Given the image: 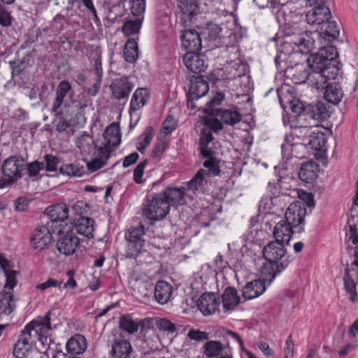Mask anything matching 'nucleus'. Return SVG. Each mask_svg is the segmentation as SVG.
I'll use <instances>...</instances> for the list:
<instances>
[{
    "instance_id": "nucleus-49",
    "label": "nucleus",
    "mask_w": 358,
    "mask_h": 358,
    "mask_svg": "<svg viewBox=\"0 0 358 358\" xmlns=\"http://www.w3.org/2000/svg\"><path fill=\"white\" fill-rule=\"evenodd\" d=\"M59 172L68 176H82L84 173L83 169H80L75 164H63L59 167Z\"/></svg>"
},
{
    "instance_id": "nucleus-30",
    "label": "nucleus",
    "mask_w": 358,
    "mask_h": 358,
    "mask_svg": "<svg viewBox=\"0 0 358 358\" xmlns=\"http://www.w3.org/2000/svg\"><path fill=\"white\" fill-rule=\"evenodd\" d=\"M207 176H213L208 173V169L207 170L200 169L194 177L187 182V189L194 194L203 193L207 185Z\"/></svg>"
},
{
    "instance_id": "nucleus-60",
    "label": "nucleus",
    "mask_w": 358,
    "mask_h": 358,
    "mask_svg": "<svg viewBox=\"0 0 358 358\" xmlns=\"http://www.w3.org/2000/svg\"><path fill=\"white\" fill-rule=\"evenodd\" d=\"M343 281L345 289L347 292H354V290H356V284L350 274V270L348 268L345 269Z\"/></svg>"
},
{
    "instance_id": "nucleus-32",
    "label": "nucleus",
    "mask_w": 358,
    "mask_h": 358,
    "mask_svg": "<svg viewBox=\"0 0 358 358\" xmlns=\"http://www.w3.org/2000/svg\"><path fill=\"white\" fill-rule=\"evenodd\" d=\"M309 67L312 71H323L330 67H338V65H331L329 59L319 51L311 54L307 59Z\"/></svg>"
},
{
    "instance_id": "nucleus-20",
    "label": "nucleus",
    "mask_w": 358,
    "mask_h": 358,
    "mask_svg": "<svg viewBox=\"0 0 358 358\" xmlns=\"http://www.w3.org/2000/svg\"><path fill=\"white\" fill-rule=\"evenodd\" d=\"M220 301L215 293L203 294L197 301L198 309L204 315H211L218 310Z\"/></svg>"
},
{
    "instance_id": "nucleus-11",
    "label": "nucleus",
    "mask_w": 358,
    "mask_h": 358,
    "mask_svg": "<svg viewBox=\"0 0 358 358\" xmlns=\"http://www.w3.org/2000/svg\"><path fill=\"white\" fill-rule=\"evenodd\" d=\"M293 17H294L296 20L300 18L299 15L296 14H292L291 12L287 14L285 10L283 9L280 10L278 12L277 19L279 23H282L285 26L283 29L285 35L302 34V36H306V34H310L307 31H304L296 21L294 22L292 20Z\"/></svg>"
},
{
    "instance_id": "nucleus-27",
    "label": "nucleus",
    "mask_w": 358,
    "mask_h": 358,
    "mask_svg": "<svg viewBox=\"0 0 358 358\" xmlns=\"http://www.w3.org/2000/svg\"><path fill=\"white\" fill-rule=\"evenodd\" d=\"M319 38L331 42L336 39L339 36V26L335 20H328L320 28H317L316 32Z\"/></svg>"
},
{
    "instance_id": "nucleus-44",
    "label": "nucleus",
    "mask_w": 358,
    "mask_h": 358,
    "mask_svg": "<svg viewBox=\"0 0 358 358\" xmlns=\"http://www.w3.org/2000/svg\"><path fill=\"white\" fill-rule=\"evenodd\" d=\"M313 131L314 134L310 135L304 146H308L315 150H320L326 143L324 134L317 127L314 128Z\"/></svg>"
},
{
    "instance_id": "nucleus-36",
    "label": "nucleus",
    "mask_w": 358,
    "mask_h": 358,
    "mask_svg": "<svg viewBox=\"0 0 358 358\" xmlns=\"http://www.w3.org/2000/svg\"><path fill=\"white\" fill-rule=\"evenodd\" d=\"M222 299V306L226 311L234 309L240 303L237 290L233 287H227L224 289Z\"/></svg>"
},
{
    "instance_id": "nucleus-8",
    "label": "nucleus",
    "mask_w": 358,
    "mask_h": 358,
    "mask_svg": "<svg viewBox=\"0 0 358 358\" xmlns=\"http://www.w3.org/2000/svg\"><path fill=\"white\" fill-rule=\"evenodd\" d=\"M208 83L203 79L198 77L190 80L189 91L187 94V107L191 109L201 108V106L197 104V101L204 96L208 92Z\"/></svg>"
},
{
    "instance_id": "nucleus-42",
    "label": "nucleus",
    "mask_w": 358,
    "mask_h": 358,
    "mask_svg": "<svg viewBox=\"0 0 358 358\" xmlns=\"http://www.w3.org/2000/svg\"><path fill=\"white\" fill-rule=\"evenodd\" d=\"M66 348L69 353L80 354L87 348L86 340L84 336L77 334L69 339Z\"/></svg>"
},
{
    "instance_id": "nucleus-9",
    "label": "nucleus",
    "mask_w": 358,
    "mask_h": 358,
    "mask_svg": "<svg viewBox=\"0 0 358 358\" xmlns=\"http://www.w3.org/2000/svg\"><path fill=\"white\" fill-rule=\"evenodd\" d=\"M120 328L129 334H134L141 329V332H146L152 326L151 318L138 320L130 314L123 315L120 318Z\"/></svg>"
},
{
    "instance_id": "nucleus-34",
    "label": "nucleus",
    "mask_w": 358,
    "mask_h": 358,
    "mask_svg": "<svg viewBox=\"0 0 358 358\" xmlns=\"http://www.w3.org/2000/svg\"><path fill=\"white\" fill-rule=\"evenodd\" d=\"M287 76L290 78L296 84L308 83L310 72L306 69L303 64H296L285 70Z\"/></svg>"
},
{
    "instance_id": "nucleus-31",
    "label": "nucleus",
    "mask_w": 358,
    "mask_h": 358,
    "mask_svg": "<svg viewBox=\"0 0 358 358\" xmlns=\"http://www.w3.org/2000/svg\"><path fill=\"white\" fill-rule=\"evenodd\" d=\"M105 143L103 147L110 148L116 146L121 143V133L119 124L115 122L106 127L103 133Z\"/></svg>"
},
{
    "instance_id": "nucleus-50",
    "label": "nucleus",
    "mask_w": 358,
    "mask_h": 358,
    "mask_svg": "<svg viewBox=\"0 0 358 358\" xmlns=\"http://www.w3.org/2000/svg\"><path fill=\"white\" fill-rule=\"evenodd\" d=\"M55 114V120L53 124L55 125L56 130L59 132H63L69 127V122L63 117V113L61 110L57 112H52Z\"/></svg>"
},
{
    "instance_id": "nucleus-15",
    "label": "nucleus",
    "mask_w": 358,
    "mask_h": 358,
    "mask_svg": "<svg viewBox=\"0 0 358 358\" xmlns=\"http://www.w3.org/2000/svg\"><path fill=\"white\" fill-rule=\"evenodd\" d=\"M180 38L182 46L188 51L187 52H199L204 46L201 34L194 29L181 30Z\"/></svg>"
},
{
    "instance_id": "nucleus-39",
    "label": "nucleus",
    "mask_w": 358,
    "mask_h": 358,
    "mask_svg": "<svg viewBox=\"0 0 358 358\" xmlns=\"http://www.w3.org/2000/svg\"><path fill=\"white\" fill-rule=\"evenodd\" d=\"M172 287L165 281H159L155 287V298L159 303H166L171 296Z\"/></svg>"
},
{
    "instance_id": "nucleus-10",
    "label": "nucleus",
    "mask_w": 358,
    "mask_h": 358,
    "mask_svg": "<svg viewBox=\"0 0 358 358\" xmlns=\"http://www.w3.org/2000/svg\"><path fill=\"white\" fill-rule=\"evenodd\" d=\"M339 67H330L323 71H311L308 84L317 90L325 88L331 80H335L339 72Z\"/></svg>"
},
{
    "instance_id": "nucleus-3",
    "label": "nucleus",
    "mask_w": 358,
    "mask_h": 358,
    "mask_svg": "<svg viewBox=\"0 0 358 358\" xmlns=\"http://www.w3.org/2000/svg\"><path fill=\"white\" fill-rule=\"evenodd\" d=\"M215 148L214 138L209 128H203L201 131L199 149L201 155L206 158L203 166L208 169V173L213 176H217L220 172V161L214 157Z\"/></svg>"
},
{
    "instance_id": "nucleus-40",
    "label": "nucleus",
    "mask_w": 358,
    "mask_h": 358,
    "mask_svg": "<svg viewBox=\"0 0 358 358\" xmlns=\"http://www.w3.org/2000/svg\"><path fill=\"white\" fill-rule=\"evenodd\" d=\"M317 164L313 162H307L302 164L299 171V178L306 182H312L317 177Z\"/></svg>"
},
{
    "instance_id": "nucleus-62",
    "label": "nucleus",
    "mask_w": 358,
    "mask_h": 358,
    "mask_svg": "<svg viewBox=\"0 0 358 358\" xmlns=\"http://www.w3.org/2000/svg\"><path fill=\"white\" fill-rule=\"evenodd\" d=\"M177 127V122L173 116L169 115L163 123L164 133L166 134H170Z\"/></svg>"
},
{
    "instance_id": "nucleus-23",
    "label": "nucleus",
    "mask_w": 358,
    "mask_h": 358,
    "mask_svg": "<svg viewBox=\"0 0 358 358\" xmlns=\"http://www.w3.org/2000/svg\"><path fill=\"white\" fill-rule=\"evenodd\" d=\"M270 278L264 277L263 280L257 279L245 284L242 289V295L246 300L252 299L262 294L266 290L265 280Z\"/></svg>"
},
{
    "instance_id": "nucleus-13",
    "label": "nucleus",
    "mask_w": 358,
    "mask_h": 358,
    "mask_svg": "<svg viewBox=\"0 0 358 358\" xmlns=\"http://www.w3.org/2000/svg\"><path fill=\"white\" fill-rule=\"evenodd\" d=\"M178 6L180 10L178 16V23L188 26L199 13L198 0H178Z\"/></svg>"
},
{
    "instance_id": "nucleus-21",
    "label": "nucleus",
    "mask_w": 358,
    "mask_h": 358,
    "mask_svg": "<svg viewBox=\"0 0 358 358\" xmlns=\"http://www.w3.org/2000/svg\"><path fill=\"white\" fill-rule=\"evenodd\" d=\"M185 190L186 188L184 187H168L160 194L163 195L164 199H166V201L168 202L171 208V205L177 206L185 205L187 203Z\"/></svg>"
},
{
    "instance_id": "nucleus-48",
    "label": "nucleus",
    "mask_w": 358,
    "mask_h": 358,
    "mask_svg": "<svg viewBox=\"0 0 358 358\" xmlns=\"http://www.w3.org/2000/svg\"><path fill=\"white\" fill-rule=\"evenodd\" d=\"M142 20L141 17L134 20L127 19L122 27V31L127 35H134L137 34L141 27Z\"/></svg>"
},
{
    "instance_id": "nucleus-18",
    "label": "nucleus",
    "mask_w": 358,
    "mask_h": 358,
    "mask_svg": "<svg viewBox=\"0 0 358 358\" xmlns=\"http://www.w3.org/2000/svg\"><path fill=\"white\" fill-rule=\"evenodd\" d=\"M79 245V238L71 233L62 235L56 244L58 252L66 256L73 255Z\"/></svg>"
},
{
    "instance_id": "nucleus-59",
    "label": "nucleus",
    "mask_w": 358,
    "mask_h": 358,
    "mask_svg": "<svg viewBox=\"0 0 358 358\" xmlns=\"http://www.w3.org/2000/svg\"><path fill=\"white\" fill-rule=\"evenodd\" d=\"M147 164L148 160L145 159L140 162L134 170V180L138 184L141 183L143 181L142 177L143 176L144 169Z\"/></svg>"
},
{
    "instance_id": "nucleus-43",
    "label": "nucleus",
    "mask_w": 358,
    "mask_h": 358,
    "mask_svg": "<svg viewBox=\"0 0 358 358\" xmlns=\"http://www.w3.org/2000/svg\"><path fill=\"white\" fill-rule=\"evenodd\" d=\"M75 229L78 234L87 238L93 237L94 220L87 217H80L75 225Z\"/></svg>"
},
{
    "instance_id": "nucleus-5",
    "label": "nucleus",
    "mask_w": 358,
    "mask_h": 358,
    "mask_svg": "<svg viewBox=\"0 0 358 358\" xmlns=\"http://www.w3.org/2000/svg\"><path fill=\"white\" fill-rule=\"evenodd\" d=\"M25 169L26 163L22 157H8L2 165V172L5 178L0 179V188L11 185L22 177V171Z\"/></svg>"
},
{
    "instance_id": "nucleus-35",
    "label": "nucleus",
    "mask_w": 358,
    "mask_h": 358,
    "mask_svg": "<svg viewBox=\"0 0 358 358\" xmlns=\"http://www.w3.org/2000/svg\"><path fill=\"white\" fill-rule=\"evenodd\" d=\"M221 30L222 29L217 24H208L201 33L204 47L213 48V46H217V45L215 43L220 40Z\"/></svg>"
},
{
    "instance_id": "nucleus-19",
    "label": "nucleus",
    "mask_w": 358,
    "mask_h": 358,
    "mask_svg": "<svg viewBox=\"0 0 358 358\" xmlns=\"http://www.w3.org/2000/svg\"><path fill=\"white\" fill-rule=\"evenodd\" d=\"M310 34H307L306 36H302V34L285 35L286 41L285 43L294 45L299 48V51L303 54H308L315 48V40Z\"/></svg>"
},
{
    "instance_id": "nucleus-25",
    "label": "nucleus",
    "mask_w": 358,
    "mask_h": 358,
    "mask_svg": "<svg viewBox=\"0 0 358 358\" xmlns=\"http://www.w3.org/2000/svg\"><path fill=\"white\" fill-rule=\"evenodd\" d=\"M52 236L47 227L41 226L37 228L31 238V246L38 250H43L50 243Z\"/></svg>"
},
{
    "instance_id": "nucleus-47",
    "label": "nucleus",
    "mask_w": 358,
    "mask_h": 358,
    "mask_svg": "<svg viewBox=\"0 0 358 358\" xmlns=\"http://www.w3.org/2000/svg\"><path fill=\"white\" fill-rule=\"evenodd\" d=\"M33 346L28 343L27 340L19 336L17 341L13 348V355L17 358H26L28 352L32 350Z\"/></svg>"
},
{
    "instance_id": "nucleus-7",
    "label": "nucleus",
    "mask_w": 358,
    "mask_h": 358,
    "mask_svg": "<svg viewBox=\"0 0 358 358\" xmlns=\"http://www.w3.org/2000/svg\"><path fill=\"white\" fill-rule=\"evenodd\" d=\"M145 234L144 226L139 224L135 227H131L125 233L127 241V257L136 258L141 252L144 245L143 236Z\"/></svg>"
},
{
    "instance_id": "nucleus-4",
    "label": "nucleus",
    "mask_w": 358,
    "mask_h": 358,
    "mask_svg": "<svg viewBox=\"0 0 358 358\" xmlns=\"http://www.w3.org/2000/svg\"><path fill=\"white\" fill-rule=\"evenodd\" d=\"M218 334L219 337H222L225 343L223 344L220 341H207L201 348L203 355L207 358H219L222 355V354L224 349L230 350L229 337L236 341L240 346L242 348H243V341L241 336L236 332L227 329V328H222L219 331Z\"/></svg>"
},
{
    "instance_id": "nucleus-14",
    "label": "nucleus",
    "mask_w": 358,
    "mask_h": 358,
    "mask_svg": "<svg viewBox=\"0 0 358 358\" xmlns=\"http://www.w3.org/2000/svg\"><path fill=\"white\" fill-rule=\"evenodd\" d=\"M73 95L71 84L67 80L61 81L55 91V97L53 100L51 112H57L64 105L65 108L69 106L67 98L71 99Z\"/></svg>"
},
{
    "instance_id": "nucleus-33",
    "label": "nucleus",
    "mask_w": 358,
    "mask_h": 358,
    "mask_svg": "<svg viewBox=\"0 0 358 358\" xmlns=\"http://www.w3.org/2000/svg\"><path fill=\"white\" fill-rule=\"evenodd\" d=\"M132 352L131 345L125 339L116 340L111 346L112 358H130Z\"/></svg>"
},
{
    "instance_id": "nucleus-58",
    "label": "nucleus",
    "mask_w": 358,
    "mask_h": 358,
    "mask_svg": "<svg viewBox=\"0 0 358 358\" xmlns=\"http://www.w3.org/2000/svg\"><path fill=\"white\" fill-rule=\"evenodd\" d=\"M12 23V17L6 6L0 3V24L3 27H8Z\"/></svg>"
},
{
    "instance_id": "nucleus-17",
    "label": "nucleus",
    "mask_w": 358,
    "mask_h": 358,
    "mask_svg": "<svg viewBox=\"0 0 358 358\" xmlns=\"http://www.w3.org/2000/svg\"><path fill=\"white\" fill-rule=\"evenodd\" d=\"M111 150L106 147H96L92 159L87 162V170L95 172L108 164Z\"/></svg>"
},
{
    "instance_id": "nucleus-57",
    "label": "nucleus",
    "mask_w": 358,
    "mask_h": 358,
    "mask_svg": "<svg viewBox=\"0 0 358 358\" xmlns=\"http://www.w3.org/2000/svg\"><path fill=\"white\" fill-rule=\"evenodd\" d=\"M222 121L220 117H210L206 120L203 128H209L210 132H217L222 129Z\"/></svg>"
},
{
    "instance_id": "nucleus-29",
    "label": "nucleus",
    "mask_w": 358,
    "mask_h": 358,
    "mask_svg": "<svg viewBox=\"0 0 358 358\" xmlns=\"http://www.w3.org/2000/svg\"><path fill=\"white\" fill-rule=\"evenodd\" d=\"M45 213L52 222L51 227L59 222H64L69 217V208L65 203H57L48 206Z\"/></svg>"
},
{
    "instance_id": "nucleus-61",
    "label": "nucleus",
    "mask_w": 358,
    "mask_h": 358,
    "mask_svg": "<svg viewBox=\"0 0 358 358\" xmlns=\"http://www.w3.org/2000/svg\"><path fill=\"white\" fill-rule=\"evenodd\" d=\"M187 336L191 340L196 341H207L209 338L208 334L207 332L201 331L197 329L189 330Z\"/></svg>"
},
{
    "instance_id": "nucleus-54",
    "label": "nucleus",
    "mask_w": 358,
    "mask_h": 358,
    "mask_svg": "<svg viewBox=\"0 0 358 358\" xmlns=\"http://www.w3.org/2000/svg\"><path fill=\"white\" fill-rule=\"evenodd\" d=\"M45 164L43 162L34 161L31 163L26 164V169L27 170L28 176L29 177H36L39 174V172L44 169Z\"/></svg>"
},
{
    "instance_id": "nucleus-22",
    "label": "nucleus",
    "mask_w": 358,
    "mask_h": 358,
    "mask_svg": "<svg viewBox=\"0 0 358 358\" xmlns=\"http://www.w3.org/2000/svg\"><path fill=\"white\" fill-rule=\"evenodd\" d=\"M306 213V209L301 206V203H292L285 212L284 221L292 227H296L303 222Z\"/></svg>"
},
{
    "instance_id": "nucleus-63",
    "label": "nucleus",
    "mask_w": 358,
    "mask_h": 358,
    "mask_svg": "<svg viewBox=\"0 0 358 358\" xmlns=\"http://www.w3.org/2000/svg\"><path fill=\"white\" fill-rule=\"evenodd\" d=\"M346 236L354 245L358 243V227L356 224L349 225V231L346 233Z\"/></svg>"
},
{
    "instance_id": "nucleus-6",
    "label": "nucleus",
    "mask_w": 358,
    "mask_h": 358,
    "mask_svg": "<svg viewBox=\"0 0 358 358\" xmlns=\"http://www.w3.org/2000/svg\"><path fill=\"white\" fill-rule=\"evenodd\" d=\"M169 211V204L160 193L154 194L151 198L148 197L143 208V215L152 221L163 220Z\"/></svg>"
},
{
    "instance_id": "nucleus-37",
    "label": "nucleus",
    "mask_w": 358,
    "mask_h": 358,
    "mask_svg": "<svg viewBox=\"0 0 358 358\" xmlns=\"http://www.w3.org/2000/svg\"><path fill=\"white\" fill-rule=\"evenodd\" d=\"M293 228L286 221L281 220L276 224L273 229V236L275 240L285 242L288 245L293 234Z\"/></svg>"
},
{
    "instance_id": "nucleus-56",
    "label": "nucleus",
    "mask_w": 358,
    "mask_h": 358,
    "mask_svg": "<svg viewBox=\"0 0 358 358\" xmlns=\"http://www.w3.org/2000/svg\"><path fill=\"white\" fill-rule=\"evenodd\" d=\"M3 271L6 278L3 289H13L17 284L16 275L17 273L15 271L8 270V268L3 270Z\"/></svg>"
},
{
    "instance_id": "nucleus-51",
    "label": "nucleus",
    "mask_w": 358,
    "mask_h": 358,
    "mask_svg": "<svg viewBox=\"0 0 358 358\" xmlns=\"http://www.w3.org/2000/svg\"><path fill=\"white\" fill-rule=\"evenodd\" d=\"M155 324L158 329L167 334H173L176 331V325L166 318L157 319Z\"/></svg>"
},
{
    "instance_id": "nucleus-28",
    "label": "nucleus",
    "mask_w": 358,
    "mask_h": 358,
    "mask_svg": "<svg viewBox=\"0 0 358 358\" xmlns=\"http://www.w3.org/2000/svg\"><path fill=\"white\" fill-rule=\"evenodd\" d=\"M210 114L214 117H220L222 122L229 125H234L241 120L240 113L233 108H212Z\"/></svg>"
},
{
    "instance_id": "nucleus-1",
    "label": "nucleus",
    "mask_w": 358,
    "mask_h": 358,
    "mask_svg": "<svg viewBox=\"0 0 358 358\" xmlns=\"http://www.w3.org/2000/svg\"><path fill=\"white\" fill-rule=\"evenodd\" d=\"M56 318L55 314L50 310L44 316L37 317L28 323L20 336L32 346L35 345L37 341L44 345L48 341L50 331L57 327V324L54 322Z\"/></svg>"
},
{
    "instance_id": "nucleus-46",
    "label": "nucleus",
    "mask_w": 358,
    "mask_h": 358,
    "mask_svg": "<svg viewBox=\"0 0 358 358\" xmlns=\"http://www.w3.org/2000/svg\"><path fill=\"white\" fill-rule=\"evenodd\" d=\"M314 128L313 127L296 126L292 127L291 134L293 138L301 140V144L304 146L310 135L314 134Z\"/></svg>"
},
{
    "instance_id": "nucleus-12",
    "label": "nucleus",
    "mask_w": 358,
    "mask_h": 358,
    "mask_svg": "<svg viewBox=\"0 0 358 358\" xmlns=\"http://www.w3.org/2000/svg\"><path fill=\"white\" fill-rule=\"evenodd\" d=\"M135 85L129 76L115 78L110 85L112 95L117 100L127 99Z\"/></svg>"
},
{
    "instance_id": "nucleus-53",
    "label": "nucleus",
    "mask_w": 358,
    "mask_h": 358,
    "mask_svg": "<svg viewBox=\"0 0 358 358\" xmlns=\"http://www.w3.org/2000/svg\"><path fill=\"white\" fill-rule=\"evenodd\" d=\"M319 52L329 59L331 65H337V62L335 59L338 56V52L335 46L331 45L321 47Z\"/></svg>"
},
{
    "instance_id": "nucleus-45",
    "label": "nucleus",
    "mask_w": 358,
    "mask_h": 358,
    "mask_svg": "<svg viewBox=\"0 0 358 358\" xmlns=\"http://www.w3.org/2000/svg\"><path fill=\"white\" fill-rule=\"evenodd\" d=\"M124 57L127 62L134 63L138 57V44L135 39H129L124 45Z\"/></svg>"
},
{
    "instance_id": "nucleus-16",
    "label": "nucleus",
    "mask_w": 358,
    "mask_h": 358,
    "mask_svg": "<svg viewBox=\"0 0 358 358\" xmlns=\"http://www.w3.org/2000/svg\"><path fill=\"white\" fill-rule=\"evenodd\" d=\"M306 14L307 22L313 26L320 28L324 22L331 18V11L326 3L323 5H314Z\"/></svg>"
},
{
    "instance_id": "nucleus-24",
    "label": "nucleus",
    "mask_w": 358,
    "mask_h": 358,
    "mask_svg": "<svg viewBox=\"0 0 358 358\" xmlns=\"http://www.w3.org/2000/svg\"><path fill=\"white\" fill-rule=\"evenodd\" d=\"M150 99V91L145 87L137 88L131 96L129 113L130 115L145 106Z\"/></svg>"
},
{
    "instance_id": "nucleus-26",
    "label": "nucleus",
    "mask_w": 358,
    "mask_h": 358,
    "mask_svg": "<svg viewBox=\"0 0 358 358\" xmlns=\"http://www.w3.org/2000/svg\"><path fill=\"white\" fill-rule=\"evenodd\" d=\"M197 52H187L183 57V63L185 66L194 73H200L204 71L207 67L203 57Z\"/></svg>"
},
{
    "instance_id": "nucleus-64",
    "label": "nucleus",
    "mask_w": 358,
    "mask_h": 358,
    "mask_svg": "<svg viewBox=\"0 0 358 358\" xmlns=\"http://www.w3.org/2000/svg\"><path fill=\"white\" fill-rule=\"evenodd\" d=\"M61 284H62V282L57 281L52 278H49L47 281L37 285L36 288L37 289L43 291V290H45L46 289L51 287L60 286Z\"/></svg>"
},
{
    "instance_id": "nucleus-55",
    "label": "nucleus",
    "mask_w": 358,
    "mask_h": 358,
    "mask_svg": "<svg viewBox=\"0 0 358 358\" xmlns=\"http://www.w3.org/2000/svg\"><path fill=\"white\" fill-rule=\"evenodd\" d=\"M131 12L135 17H140L145 11V0H130Z\"/></svg>"
},
{
    "instance_id": "nucleus-2",
    "label": "nucleus",
    "mask_w": 358,
    "mask_h": 358,
    "mask_svg": "<svg viewBox=\"0 0 358 358\" xmlns=\"http://www.w3.org/2000/svg\"><path fill=\"white\" fill-rule=\"evenodd\" d=\"M283 243L282 241L275 240V241L269 242L264 248L263 256L270 264L264 266L262 273L265 275L268 273L270 275V278L268 279L269 283L274 280L278 273L285 269L289 264V261L287 259L279 262L286 252Z\"/></svg>"
},
{
    "instance_id": "nucleus-41",
    "label": "nucleus",
    "mask_w": 358,
    "mask_h": 358,
    "mask_svg": "<svg viewBox=\"0 0 358 358\" xmlns=\"http://www.w3.org/2000/svg\"><path fill=\"white\" fill-rule=\"evenodd\" d=\"M15 308V303L13 292L3 289L0 293V313L8 315Z\"/></svg>"
},
{
    "instance_id": "nucleus-38",
    "label": "nucleus",
    "mask_w": 358,
    "mask_h": 358,
    "mask_svg": "<svg viewBox=\"0 0 358 358\" xmlns=\"http://www.w3.org/2000/svg\"><path fill=\"white\" fill-rule=\"evenodd\" d=\"M325 99L333 104H338L342 99L343 93L340 85L336 82L329 83L325 87Z\"/></svg>"
},
{
    "instance_id": "nucleus-52",
    "label": "nucleus",
    "mask_w": 358,
    "mask_h": 358,
    "mask_svg": "<svg viewBox=\"0 0 358 358\" xmlns=\"http://www.w3.org/2000/svg\"><path fill=\"white\" fill-rule=\"evenodd\" d=\"M44 164H45V168L47 171H56L57 169L58 164L60 163V159L52 155V154H47L44 156Z\"/></svg>"
}]
</instances>
